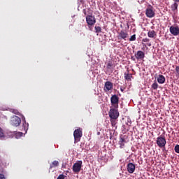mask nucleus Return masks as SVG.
<instances>
[{"label": "nucleus", "instance_id": "obj_1", "mask_svg": "<svg viewBox=\"0 0 179 179\" xmlns=\"http://www.w3.org/2000/svg\"><path fill=\"white\" fill-rule=\"evenodd\" d=\"M85 19L89 29L92 31V26L96 24V17L93 15H88L86 16Z\"/></svg>", "mask_w": 179, "mask_h": 179}, {"label": "nucleus", "instance_id": "obj_2", "mask_svg": "<svg viewBox=\"0 0 179 179\" xmlns=\"http://www.w3.org/2000/svg\"><path fill=\"white\" fill-rule=\"evenodd\" d=\"M10 124L13 127H19L20 124H22V119L16 115H14L11 117Z\"/></svg>", "mask_w": 179, "mask_h": 179}, {"label": "nucleus", "instance_id": "obj_3", "mask_svg": "<svg viewBox=\"0 0 179 179\" xmlns=\"http://www.w3.org/2000/svg\"><path fill=\"white\" fill-rule=\"evenodd\" d=\"M82 130L80 129H77L73 132L74 136V143H78V142H80V138H82Z\"/></svg>", "mask_w": 179, "mask_h": 179}, {"label": "nucleus", "instance_id": "obj_4", "mask_svg": "<svg viewBox=\"0 0 179 179\" xmlns=\"http://www.w3.org/2000/svg\"><path fill=\"white\" fill-rule=\"evenodd\" d=\"M109 117L110 120H117L120 117V113L117 108H111L109 111Z\"/></svg>", "mask_w": 179, "mask_h": 179}, {"label": "nucleus", "instance_id": "obj_5", "mask_svg": "<svg viewBox=\"0 0 179 179\" xmlns=\"http://www.w3.org/2000/svg\"><path fill=\"white\" fill-rule=\"evenodd\" d=\"M120 101V98L117 95H113L110 98V103L114 107V108H118V101Z\"/></svg>", "mask_w": 179, "mask_h": 179}, {"label": "nucleus", "instance_id": "obj_6", "mask_svg": "<svg viewBox=\"0 0 179 179\" xmlns=\"http://www.w3.org/2000/svg\"><path fill=\"white\" fill-rule=\"evenodd\" d=\"M157 146H159V148H164V146H166V138H163V137H157Z\"/></svg>", "mask_w": 179, "mask_h": 179}, {"label": "nucleus", "instance_id": "obj_7", "mask_svg": "<svg viewBox=\"0 0 179 179\" xmlns=\"http://www.w3.org/2000/svg\"><path fill=\"white\" fill-rule=\"evenodd\" d=\"M169 31L171 34L173 36H178L179 35V27L178 25L176 26H171L169 28Z\"/></svg>", "mask_w": 179, "mask_h": 179}, {"label": "nucleus", "instance_id": "obj_8", "mask_svg": "<svg viewBox=\"0 0 179 179\" xmlns=\"http://www.w3.org/2000/svg\"><path fill=\"white\" fill-rule=\"evenodd\" d=\"M80 169H82V161H78L73 166V173H79Z\"/></svg>", "mask_w": 179, "mask_h": 179}, {"label": "nucleus", "instance_id": "obj_9", "mask_svg": "<svg viewBox=\"0 0 179 179\" xmlns=\"http://www.w3.org/2000/svg\"><path fill=\"white\" fill-rule=\"evenodd\" d=\"M125 143H127V137L125 136H121L118 142L120 149H124Z\"/></svg>", "mask_w": 179, "mask_h": 179}, {"label": "nucleus", "instance_id": "obj_10", "mask_svg": "<svg viewBox=\"0 0 179 179\" xmlns=\"http://www.w3.org/2000/svg\"><path fill=\"white\" fill-rule=\"evenodd\" d=\"M128 38V33H127L125 31H120L117 36L118 40H124V41H127V38Z\"/></svg>", "mask_w": 179, "mask_h": 179}, {"label": "nucleus", "instance_id": "obj_11", "mask_svg": "<svg viewBox=\"0 0 179 179\" xmlns=\"http://www.w3.org/2000/svg\"><path fill=\"white\" fill-rule=\"evenodd\" d=\"M127 170L128 171V173H129L130 174H132V173H134L135 171V164H132V163H129L127 165Z\"/></svg>", "mask_w": 179, "mask_h": 179}, {"label": "nucleus", "instance_id": "obj_12", "mask_svg": "<svg viewBox=\"0 0 179 179\" xmlns=\"http://www.w3.org/2000/svg\"><path fill=\"white\" fill-rule=\"evenodd\" d=\"M22 128L25 132L27 134V131L29 130V123L26 122V117L24 116L22 117Z\"/></svg>", "mask_w": 179, "mask_h": 179}, {"label": "nucleus", "instance_id": "obj_13", "mask_svg": "<svg viewBox=\"0 0 179 179\" xmlns=\"http://www.w3.org/2000/svg\"><path fill=\"white\" fill-rule=\"evenodd\" d=\"M135 57L136 59H143L145 58V52H143L142 50L137 51L136 54H135Z\"/></svg>", "mask_w": 179, "mask_h": 179}, {"label": "nucleus", "instance_id": "obj_14", "mask_svg": "<svg viewBox=\"0 0 179 179\" xmlns=\"http://www.w3.org/2000/svg\"><path fill=\"white\" fill-rule=\"evenodd\" d=\"M145 15L147 16V17H154L155 16V11H153V10H152V8H147L145 10Z\"/></svg>", "mask_w": 179, "mask_h": 179}, {"label": "nucleus", "instance_id": "obj_15", "mask_svg": "<svg viewBox=\"0 0 179 179\" xmlns=\"http://www.w3.org/2000/svg\"><path fill=\"white\" fill-rule=\"evenodd\" d=\"M171 9L172 12L177 13L178 12V2L174 1V3L171 5Z\"/></svg>", "mask_w": 179, "mask_h": 179}, {"label": "nucleus", "instance_id": "obj_16", "mask_svg": "<svg viewBox=\"0 0 179 179\" xmlns=\"http://www.w3.org/2000/svg\"><path fill=\"white\" fill-rule=\"evenodd\" d=\"M111 89H113V83L106 81L105 83V90H106V92H110Z\"/></svg>", "mask_w": 179, "mask_h": 179}, {"label": "nucleus", "instance_id": "obj_17", "mask_svg": "<svg viewBox=\"0 0 179 179\" xmlns=\"http://www.w3.org/2000/svg\"><path fill=\"white\" fill-rule=\"evenodd\" d=\"M115 67V65H114V64L111 61H109L106 64V69L108 71H110L111 72H113V69H114Z\"/></svg>", "mask_w": 179, "mask_h": 179}, {"label": "nucleus", "instance_id": "obj_18", "mask_svg": "<svg viewBox=\"0 0 179 179\" xmlns=\"http://www.w3.org/2000/svg\"><path fill=\"white\" fill-rule=\"evenodd\" d=\"M157 82L160 85H163L166 82V77L164 76L159 74L157 78Z\"/></svg>", "mask_w": 179, "mask_h": 179}, {"label": "nucleus", "instance_id": "obj_19", "mask_svg": "<svg viewBox=\"0 0 179 179\" xmlns=\"http://www.w3.org/2000/svg\"><path fill=\"white\" fill-rule=\"evenodd\" d=\"M124 79L128 81L131 80L132 79V74H129V71L124 73Z\"/></svg>", "mask_w": 179, "mask_h": 179}, {"label": "nucleus", "instance_id": "obj_20", "mask_svg": "<svg viewBox=\"0 0 179 179\" xmlns=\"http://www.w3.org/2000/svg\"><path fill=\"white\" fill-rule=\"evenodd\" d=\"M148 36L150 38H153V37H155V36H156V31H155V30L149 31L148 32Z\"/></svg>", "mask_w": 179, "mask_h": 179}, {"label": "nucleus", "instance_id": "obj_21", "mask_svg": "<svg viewBox=\"0 0 179 179\" xmlns=\"http://www.w3.org/2000/svg\"><path fill=\"white\" fill-rule=\"evenodd\" d=\"M59 165V162L58 161H53V162L50 165V169H52V167H58Z\"/></svg>", "mask_w": 179, "mask_h": 179}, {"label": "nucleus", "instance_id": "obj_22", "mask_svg": "<svg viewBox=\"0 0 179 179\" xmlns=\"http://www.w3.org/2000/svg\"><path fill=\"white\" fill-rule=\"evenodd\" d=\"M151 87L153 90H157V87H159V84H157V82L155 81V83L151 85Z\"/></svg>", "mask_w": 179, "mask_h": 179}, {"label": "nucleus", "instance_id": "obj_23", "mask_svg": "<svg viewBox=\"0 0 179 179\" xmlns=\"http://www.w3.org/2000/svg\"><path fill=\"white\" fill-rule=\"evenodd\" d=\"M131 124H132V121L131 120V118H129V117H128L127 118L126 125H127V127H131Z\"/></svg>", "mask_w": 179, "mask_h": 179}, {"label": "nucleus", "instance_id": "obj_24", "mask_svg": "<svg viewBox=\"0 0 179 179\" xmlns=\"http://www.w3.org/2000/svg\"><path fill=\"white\" fill-rule=\"evenodd\" d=\"M94 29L95 33H101V27H100L99 26H95Z\"/></svg>", "mask_w": 179, "mask_h": 179}, {"label": "nucleus", "instance_id": "obj_25", "mask_svg": "<svg viewBox=\"0 0 179 179\" xmlns=\"http://www.w3.org/2000/svg\"><path fill=\"white\" fill-rule=\"evenodd\" d=\"M22 136H23V133L22 132H17V134H15V138L17 139H19V138H22Z\"/></svg>", "mask_w": 179, "mask_h": 179}, {"label": "nucleus", "instance_id": "obj_26", "mask_svg": "<svg viewBox=\"0 0 179 179\" xmlns=\"http://www.w3.org/2000/svg\"><path fill=\"white\" fill-rule=\"evenodd\" d=\"M122 129L124 132H127V131H129V127L128 126V127H127V126H125V124H123Z\"/></svg>", "mask_w": 179, "mask_h": 179}, {"label": "nucleus", "instance_id": "obj_27", "mask_svg": "<svg viewBox=\"0 0 179 179\" xmlns=\"http://www.w3.org/2000/svg\"><path fill=\"white\" fill-rule=\"evenodd\" d=\"M135 40H136V35L134 34L130 37L129 41H135Z\"/></svg>", "mask_w": 179, "mask_h": 179}, {"label": "nucleus", "instance_id": "obj_28", "mask_svg": "<svg viewBox=\"0 0 179 179\" xmlns=\"http://www.w3.org/2000/svg\"><path fill=\"white\" fill-rule=\"evenodd\" d=\"M116 119H111L110 121H111V124L113 125V127L115 126V124H117V122L115 120Z\"/></svg>", "mask_w": 179, "mask_h": 179}, {"label": "nucleus", "instance_id": "obj_29", "mask_svg": "<svg viewBox=\"0 0 179 179\" xmlns=\"http://www.w3.org/2000/svg\"><path fill=\"white\" fill-rule=\"evenodd\" d=\"M143 43H149L150 41V38H145L142 39Z\"/></svg>", "mask_w": 179, "mask_h": 179}, {"label": "nucleus", "instance_id": "obj_30", "mask_svg": "<svg viewBox=\"0 0 179 179\" xmlns=\"http://www.w3.org/2000/svg\"><path fill=\"white\" fill-rule=\"evenodd\" d=\"M175 152L176 153H179V145L175 146Z\"/></svg>", "mask_w": 179, "mask_h": 179}, {"label": "nucleus", "instance_id": "obj_31", "mask_svg": "<svg viewBox=\"0 0 179 179\" xmlns=\"http://www.w3.org/2000/svg\"><path fill=\"white\" fill-rule=\"evenodd\" d=\"M57 179H65V176H64V174H60Z\"/></svg>", "mask_w": 179, "mask_h": 179}, {"label": "nucleus", "instance_id": "obj_32", "mask_svg": "<svg viewBox=\"0 0 179 179\" xmlns=\"http://www.w3.org/2000/svg\"><path fill=\"white\" fill-rule=\"evenodd\" d=\"M176 72L179 76V66H176Z\"/></svg>", "mask_w": 179, "mask_h": 179}, {"label": "nucleus", "instance_id": "obj_33", "mask_svg": "<svg viewBox=\"0 0 179 179\" xmlns=\"http://www.w3.org/2000/svg\"><path fill=\"white\" fill-rule=\"evenodd\" d=\"M0 138H3V132H2V129L0 128Z\"/></svg>", "mask_w": 179, "mask_h": 179}, {"label": "nucleus", "instance_id": "obj_34", "mask_svg": "<svg viewBox=\"0 0 179 179\" xmlns=\"http://www.w3.org/2000/svg\"><path fill=\"white\" fill-rule=\"evenodd\" d=\"M0 179H6V178H5V175L0 174Z\"/></svg>", "mask_w": 179, "mask_h": 179}, {"label": "nucleus", "instance_id": "obj_35", "mask_svg": "<svg viewBox=\"0 0 179 179\" xmlns=\"http://www.w3.org/2000/svg\"><path fill=\"white\" fill-rule=\"evenodd\" d=\"M83 13H84V15H87V13H86V10H83Z\"/></svg>", "mask_w": 179, "mask_h": 179}, {"label": "nucleus", "instance_id": "obj_36", "mask_svg": "<svg viewBox=\"0 0 179 179\" xmlns=\"http://www.w3.org/2000/svg\"><path fill=\"white\" fill-rule=\"evenodd\" d=\"M13 113L14 114H17V110H15Z\"/></svg>", "mask_w": 179, "mask_h": 179}, {"label": "nucleus", "instance_id": "obj_37", "mask_svg": "<svg viewBox=\"0 0 179 179\" xmlns=\"http://www.w3.org/2000/svg\"><path fill=\"white\" fill-rule=\"evenodd\" d=\"M174 2H179V0H173Z\"/></svg>", "mask_w": 179, "mask_h": 179}, {"label": "nucleus", "instance_id": "obj_38", "mask_svg": "<svg viewBox=\"0 0 179 179\" xmlns=\"http://www.w3.org/2000/svg\"><path fill=\"white\" fill-rule=\"evenodd\" d=\"M131 59H133V61H135V59H134V57H131Z\"/></svg>", "mask_w": 179, "mask_h": 179}, {"label": "nucleus", "instance_id": "obj_39", "mask_svg": "<svg viewBox=\"0 0 179 179\" xmlns=\"http://www.w3.org/2000/svg\"><path fill=\"white\" fill-rule=\"evenodd\" d=\"M97 135H100V131L97 132Z\"/></svg>", "mask_w": 179, "mask_h": 179}]
</instances>
